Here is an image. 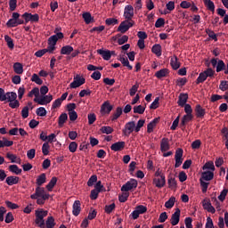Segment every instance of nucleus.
Wrapping results in <instances>:
<instances>
[{
	"label": "nucleus",
	"instance_id": "nucleus-5",
	"mask_svg": "<svg viewBox=\"0 0 228 228\" xmlns=\"http://www.w3.org/2000/svg\"><path fill=\"white\" fill-rule=\"evenodd\" d=\"M21 17L25 19V24H28V22H38L40 20V16L37 13L31 14L29 12H25Z\"/></svg>",
	"mask_w": 228,
	"mask_h": 228
},
{
	"label": "nucleus",
	"instance_id": "nucleus-24",
	"mask_svg": "<svg viewBox=\"0 0 228 228\" xmlns=\"http://www.w3.org/2000/svg\"><path fill=\"white\" fill-rule=\"evenodd\" d=\"M170 65L173 70H177V69L181 67V62H179V59L176 55H173V57L171 58Z\"/></svg>",
	"mask_w": 228,
	"mask_h": 228
},
{
	"label": "nucleus",
	"instance_id": "nucleus-23",
	"mask_svg": "<svg viewBox=\"0 0 228 228\" xmlns=\"http://www.w3.org/2000/svg\"><path fill=\"white\" fill-rule=\"evenodd\" d=\"M215 177V173L213 171H205L201 174V178L203 181H213Z\"/></svg>",
	"mask_w": 228,
	"mask_h": 228
},
{
	"label": "nucleus",
	"instance_id": "nucleus-17",
	"mask_svg": "<svg viewBox=\"0 0 228 228\" xmlns=\"http://www.w3.org/2000/svg\"><path fill=\"white\" fill-rule=\"evenodd\" d=\"M112 110H113V106L111 104H110V102H108V101L103 102L101 107V112L107 113L108 115H110V113H111Z\"/></svg>",
	"mask_w": 228,
	"mask_h": 228
},
{
	"label": "nucleus",
	"instance_id": "nucleus-30",
	"mask_svg": "<svg viewBox=\"0 0 228 228\" xmlns=\"http://www.w3.org/2000/svg\"><path fill=\"white\" fill-rule=\"evenodd\" d=\"M9 171L16 175H20L22 174V169L19 168L18 165H11L9 166Z\"/></svg>",
	"mask_w": 228,
	"mask_h": 228
},
{
	"label": "nucleus",
	"instance_id": "nucleus-37",
	"mask_svg": "<svg viewBox=\"0 0 228 228\" xmlns=\"http://www.w3.org/2000/svg\"><path fill=\"white\" fill-rule=\"evenodd\" d=\"M120 115H122V107H118L116 109V111L113 113V115L110 117V119L113 121L117 120Z\"/></svg>",
	"mask_w": 228,
	"mask_h": 228
},
{
	"label": "nucleus",
	"instance_id": "nucleus-45",
	"mask_svg": "<svg viewBox=\"0 0 228 228\" xmlns=\"http://www.w3.org/2000/svg\"><path fill=\"white\" fill-rule=\"evenodd\" d=\"M4 40L7 43V46L9 47V49H13V47H15V45L13 44V39H12L10 36L5 35Z\"/></svg>",
	"mask_w": 228,
	"mask_h": 228
},
{
	"label": "nucleus",
	"instance_id": "nucleus-2",
	"mask_svg": "<svg viewBox=\"0 0 228 228\" xmlns=\"http://www.w3.org/2000/svg\"><path fill=\"white\" fill-rule=\"evenodd\" d=\"M48 211L47 210H36V220H35V224H37V225H38V227L40 228H44L45 227V221L44 220V218H45V216H47L48 215Z\"/></svg>",
	"mask_w": 228,
	"mask_h": 228
},
{
	"label": "nucleus",
	"instance_id": "nucleus-50",
	"mask_svg": "<svg viewBox=\"0 0 228 228\" xmlns=\"http://www.w3.org/2000/svg\"><path fill=\"white\" fill-rule=\"evenodd\" d=\"M134 113H138L139 115H143V113H145V107H143L142 105L134 106Z\"/></svg>",
	"mask_w": 228,
	"mask_h": 228
},
{
	"label": "nucleus",
	"instance_id": "nucleus-38",
	"mask_svg": "<svg viewBox=\"0 0 228 228\" xmlns=\"http://www.w3.org/2000/svg\"><path fill=\"white\" fill-rule=\"evenodd\" d=\"M35 95V99H39L40 89L38 87H34L28 94V97H33Z\"/></svg>",
	"mask_w": 228,
	"mask_h": 228
},
{
	"label": "nucleus",
	"instance_id": "nucleus-1",
	"mask_svg": "<svg viewBox=\"0 0 228 228\" xmlns=\"http://www.w3.org/2000/svg\"><path fill=\"white\" fill-rule=\"evenodd\" d=\"M124 17L126 20L122 21L117 29V31L122 34L127 33L129 28L134 26V20H133V18L134 17V8L133 5H126L125 7Z\"/></svg>",
	"mask_w": 228,
	"mask_h": 228
},
{
	"label": "nucleus",
	"instance_id": "nucleus-20",
	"mask_svg": "<svg viewBox=\"0 0 228 228\" xmlns=\"http://www.w3.org/2000/svg\"><path fill=\"white\" fill-rule=\"evenodd\" d=\"M160 118H154L151 122H150L147 126V133H152L154 131V127L158 126L159 123Z\"/></svg>",
	"mask_w": 228,
	"mask_h": 228
},
{
	"label": "nucleus",
	"instance_id": "nucleus-6",
	"mask_svg": "<svg viewBox=\"0 0 228 228\" xmlns=\"http://www.w3.org/2000/svg\"><path fill=\"white\" fill-rule=\"evenodd\" d=\"M86 79L85 77H81L79 74H77L74 77V81L69 85L70 88H79L82 85H85Z\"/></svg>",
	"mask_w": 228,
	"mask_h": 228
},
{
	"label": "nucleus",
	"instance_id": "nucleus-53",
	"mask_svg": "<svg viewBox=\"0 0 228 228\" xmlns=\"http://www.w3.org/2000/svg\"><path fill=\"white\" fill-rule=\"evenodd\" d=\"M222 70H225V62H224L222 60H218L216 72H222Z\"/></svg>",
	"mask_w": 228,
	"mask_h": 228
},
{
	"label": "nucleus",
	"instance_id": "nucleus-43",
	"mask_svg": "<svg viewBox=\"0 0 228 228\" xmlns=\"http://www.w3.org/2000/svg\"><path fill=\"white\" fill-rule=\"evenodd\" d=\"M46 179L47 178L45 177V173H43L37 177L36 183L37 186H42V184L45 183Z\"/></svg>",
	"mask_w": 228,
	"mask_h": 228
},
{
	"label": "nucleus",
	"instance_id": "nucleus-59",
	"mask_svg": "<svg viewBox=\"0 0 228 228\" xmlns=\"http://www.w3.org/2000/svg\"><path fill=\"white\" fill-rule=\"evenodd\" d=\"M20 106V102H19V100L15 99L12 102H9V107L12 108V110H15Z\"/></svg>",
	"mask_w": 228,
	"mask_h": 228
},
{
	"label": "nucleus",
	"instance_id": "nucleus-9",
	"mask_svg": "<svg viewBox=\"0 0 228 228\" xmlns=\"http://www.w3.org/2000/svg\"><path fill=\"white\" fill-rule=\"evenodd\" d=\"M45 195H49V193L45 192V189H44V187L38 186L36 188V192L30 195V199H32V200H35V199L45 197Z\"/></svg>",
	"mask_w": 228,
	"mask_h": 228
},
{
	"label": "nucleus",
	"instance_id": "nucleus-32",
	"mask_svg": "<svg viewBox=\"0 0 228 228\" xmlns=\"http://www.w3.org/2000/svg\"><path fill=\"white\" fill-rule=\"evenodd\" d=\"M119 61H121L123 67H127L128 70H133V66L129 64V60H127V58L120 56Z\"/></svg>",
	"mask_w": 228,
	"mask_h": 228
},
{
	"label": "nucleus",
	"instance_id": "nucleus-36",
	"mask_svg": "<svg viewBox=\"0 0 228 228\" xmlns=\"http://www.w3.org/2000/svg\"><path fill=\"white\" fill-rule=\"evenodd\" d=\"M7 102H11L12 101H15L17 99V93L15 92H8L5 94Z\"/></svg>",
	"mask_w": 228,
	"mask_h": 228
},
{
	"label": "nucleus",
	"instance_id": "nucleus-47",
	"mask_svg": "<svg viewBox=\"0 0 228 228\" xmlns=\"http://www.w3.org/2000/svg\"><path fill=\"white\" fill-rule=\"evenodd\" d=\"M100 131L102 133V134H111L114 130L111 126H102Z\"/></svg>",
	"mask_w": 228,
	"mask_h": 228
},
{
	"label": "nucleus",
	"instance_id": "nucleus-33",
	"mask_svg": "<svg viewBox=\"0 0 228 228\" xmlns=\"http://www.w3.org/2000/svg\"><path fill=\"white\" fill-rule=\"evenodd\" d=\"M86 24H92L94 22V18L92 17V14L90 12H85L82 15Z\"/></svg>",
	"mask_w": 228,
	"mask_h": 228
},
{
	"label": "nucleus",
	"instance_id": "nucleus-15",
	"mask_svg": "<svg viewBox=\"0 0 228 228\" xmlns=\"http://www.w3.org/2000/svg\"><path fill=\"white\" fill-rule=\"evenodd\" d=\"M153 184L156 186V188H164V186L167 184L165 175H161L160 178H154Z\"/></svg>",
	"mask_w": 228,
	"mask_h": 228
},
{
	"label": "nucleus",
	"instance_id": "nucleus-27",
	"mask_svg": "<svg viewBox=\"0 0 228 228\" xmlns=\"http://www.w3.org/2000/svg\"><path fill=\"white\" fill-rule=\"evenodd\" d=\"M19 176H8L5 180L8 186H13V184H19Z\"/></svg>",
	"mask_w": 228,
	"mask_h": 228
},
{
	"label": "nucleus",
	"instance_id": "nucleus-22",
	"mask_svg": "<svg viewBox=\"0 0 228 228\" xmlns=\"http://www.w3.org/2000/svg\"><path fill=\"white\" fill-rule=\"evenodd\" d=\"M74 216H79V213H81V201L76 200L73 204V211Z\"/></svg>",
	"mask_w": 228,
	"mask_h": 228
},
{
	"label": "nucleus",
	"instance_id": "nucleus-25",
	"mask_svg": "<svg viewBox=\"0 0 228 228\" xmlns=\"http://www.w3.org/2000/svg\"><path fill=\"white\" fill-rule=\"evenodd\" d=\"M167 184L170 190L177 189V181L175 180V177L169 175L167 179Z\"/></svg>",
	"mask_w": 228,
	"mask_h": 228
},
{
	"label": "nucleus",
	"instance_id": "nucleus-3",
	"mask_svg": "<svg viewBox=\"0 0 228 228\" xmlns=\"http://www.w3.org/2000/svg\"><path fill=\"white\" fill-rule=\"evenodd\" d=\"M134 188H138V181L132 178L121 187V191H131Z\"/></svg>",
	"mask_w": 228,
	"mask_h": 228
},
{
	"label": "nucleus",
	"instance_id": "nucleus-31",
	"mask_svg": "<svg viewBox=\"0 0 228 228\" xmlns=\"http://www.w3.org/2000/svg\"><path fill=\"white\" fill-rule=\"evenodd\" d=\"M56 183H58V178L56 176L52 177L51 181L46 185V190H48V191H53V188L56 186Z\"/></svg>",
	"mask_w": 228,
	"mask_h": 228
},
{
	"label": "nucleus",
	"instance_id": "nucleus-10",
	"mask_svg": "<svg viewBox=\"0 0 228 228\" xmlns=\"http://www.w3.org/2000/svg\"><path fill=\"white\" fill-rule=\"evenodd\" d=\"M64 38L63 33H57L48 38V45H53L56 47L58 40H62Z\"/></svg>",
	"mask_w": 228,
	"mask_h": 228
},
{
	"label": "nucleus",
	"instance_id": "nucleus-39",
	"mask_svg": "<svg viewBox=\"0 0 228 228\" xmlns=\"http://www.w3.org/2000/svg\"><path fill=\"white\" fill-rule=\"evenodd\" d=\"M74 51V48L70 45H65L61 49V54H70Z\"/></svg>",
	"mask_w": 228,
	"mask_h": 228
},
{
	"label": "nucleus",
	"instance_id": "nucleus-19",
	"mask_svg": "<svg viewBox=\"0 0 228 228\" xmlns=\"http://www.w3.org/2000/svg\"><path fill=\"white\" fill-rule=\"evenodd\" d=\"M197 118H204L206 115V110L200 106V104L196 105L195 110Z\"/></svg>",
	"mask_w": 228,
	"mask_h": 228
},
{
	"label": "nucleus",
	"instance_id": "nucleus-48",
	"mask_svg": "<svg viewBox=\"0 0 228 228\" xmlns=\"http://www.w3.org/2000/svg\"><path fill=\"white\" fill-rule=\"evenodd\" d=\"M31 81L36 83V85H44V81L41 80L40 77L36 73L32 75Z\"/></svg>",
	"mask_w": 228,
	"mask_h": 228
},
{
	"label": "nucleus",
	"instance_id": "nucleus-63",
	"mask_svg": "<svg viewBox=\"0 0 228 228\" xmlns=\"http://www.w3.org/2000/svg\"><path fill=\"white\" fill-rule=\"evenodd\" d=\"M69 152H76L77 151V142H71L69 145Z\"/></svg>",
	"mask_w": 228,
	"mask_h": 228
},
{
	"label": "nucleus",
	"instance_id": "nucleus-62",
	"mask_svg": "<svg viewBox=\"0 0 228 228\" xmlns=\"http://www.w3.org/2000/svg\"><path fill=\"white\" fill-rule=\"evenodd\" d=\"M227 193H228V189H224L220 195L218 196V199L221 202H224V200H225V197H227Z\"/></svg>",
	"mask_w": 228,
	"mask_h": 228
},
{
	"label": "nucleus",
	"instance_id": "nucleus-55",
	"mask_svg": "<svg viewBox=\"0 0 228 228\" xmlns=\"http://www.w3.org/2000/svg\"><path fill=\"white\" fill-rule=\"evenodd\" d=\"M36 113L37 117H45V115H47V110H45V108L44 107H39L37 109Z\"/></svg>",
	"mask_w": 228,
	"mask_h": 228
},
{
	"label": "nucleus",
	"instance_id": "nucleus-49",
	"mask_svg": "<svg viewBox=\"0 0 228 228\" xmlns=\"http://www.w3.org/2000/svg\"><path fill=\"white\" fill-rule=\"evenodd\" d=\"M202 169L212 170V172H215V164L213 163V161H208L203 166Z\"/></svg>",
	"mask_w": 228,
	"mask_h": 228
},
{
	"label": "nucleus",
	"instance_id": "nucleus-11",
	"mask_svg": "<svg viewBox=\"0 0 228 228\" xmlns=\"http://www.w3.org/2000/svg\"><path fill=\"white\" fill-rule=\"evenodd\" d=\"M192 120H193V114L184 115L180 123V127L182 131H184V129H186V125L188 124V122H191Z\"/></svg>",
	"mask_w": 228,
	"mask_h": 228
},
{
	"label": "nucleus",
	"instance_id": "nucleus-64",
	"mask_svg": "<svg viewBox=\"0 0 228 228\" xmlns=\"http://www.w3.org/2000/svg\"><path fill=\"white\" fill-rule=\"evenodd\" d=\"M165 26V19L159 18L155 22V28H163Z\"/></svg>",
	"mask_w": 228,
	"mask_h": 228
},
{
	"label": "nucleus",
	"instance_id": "nucleus-41",
	"mask_svg": "<svg viewBox=\"0 0 228 228\" xmlns=\"http://www.w3.org/2000/svg\"><path fill=\"white\" fill-rule=\"evenodd\" d=\"M204 4L210 12H215V3L211 0H204Z\"/></svg>",
	"mask_w": 228,
	"mask_h": 228
},
{
	"label": "nucleus",
	"instance_id": "nucleus-61",
	"mask_svg": "<svg viewBox=\"0 0 228 228\" xmlns=\"http://www.w3.org/2000/svg\"><path fill=\"white\" fill-rule=\"evenodd\" d=\"M219 88L222 90V92H226L228 89V81L227 80H222Z\"/></svg>",
	"mask_w": 228,
	"mask_h": 228
},
{
	"label": "nucleus",
	"instance_id": "nucleus-34",
	"mask_svg": "<svg viewBox=\"0 0 228 228\" xmlns=\"http://www.w3.org/2000/svg\"><path fill=\"white\" fill-rule=\"evenodd\" d=\"M69 118V116L67 115V113H62L60 117H59V127H63V124H65L67 122Z\"/></svg>",
	"mask_w": 228,
	"mask_h": 228
},
{
	"label": "nucleus",
	"instance_id": "nucleus-42",
	"mask_svg": "<svg viewBox=\"0 0 228 228\" xmlns=\"http://www.w3.org/2000/svg\"><path fill=\"white\" fill-rule=\"evenodd\" d=\"M208 79V77L206 75V72H201L200 73L197 80H196V85H200V83H204Z\"/></svg>",
	"mask_w": 228,
	"mask_h": 228
},
{
	"label": "nucleus",
	"instance_id": "nucleus-26",
	"mask_svg": "<svg viewBox=\"0 0 228 228\" xmlns=\"http://www.w3.org/2000/svg\"><path fill=\"white\" fill-rule=\"evenodd\" d=\"M170 74V70L168 69L165 68L162 69L155 73V77L158 79H161V77H167V75Z\"/></svg>",
	"mask_w": 228,
	"mask_h": 228
},
{
	"label": "nucleus",
	"instance_id": "nucleus-4",
	"mask_svg": "<svg viewBox=\"0 0 228 228\" xmlns=\"http://www.w3.org/2000/svg\"><path fill=\"white\" fill-rule=\"evenodd\" d=\"M53 101V94L42 95L40 98H34V102L40 104L41 106H45Z\"/></svg>",
	"mask_w": 228,
	"mask_h": 228
},
{
	"label": "nucleus",
	"instance_id": "nucleus-14",
	"mask_svg": "<svg viewBox=\"0 0 228 228\" xmlns=\"http://www.w3.org/2000/svg\"><path fill=\"white\" fill-rule=\"evenodd\" d=\"M110 149L111 151H114V152L124 151V149H126V142L121 141V142H115L111 144Z\"/></svg>",
	"mask_w": 228,
	"mask_h": 228
},
{
	"label": "nucleus",
	"instance_id": "nucleus-40",
	"mask_svg": "<svg viewBox=\"0 0 228 228\" xmlns=\"http://www.w3.org/2000/svg\"><path fill=\"white\" fill-rule=\"evenodd\" d=\"M151 53L156 56H161V45H154L151 48Z\"/></svg>",
	"mask_w": 228,
	"mask_h": 228
},
{
	"label": "nucleus",
	"instance_id": "nucleus-44",
	"mask_svg": "<svg viewBox=\"0 0 228 228\" xmlns=\"http://www.w3.org/2000/svg\"><path fill=\"white\" fill-rule=\"evenodd\" d=\"M174 204H175V197H171L166 203L165 208L167 209H172L174 208Z\"/></svg>",
	"mask_w": 228,
	"mask_h": 228
},
{
	"label": "nucleus",
	"instance_id": "nucleus-12",
	"mask_svg": "<svg viewBox=\"0 0 228 228\" xmlns=\"http://www.w3.org/2000/svg\"><path fill=\"white\" fill-rule=\"evenodd\" d=\"M179 220H181V209L177 208L171 216V225H177V224H179Z\"/></svg>",
	"mask_w": 228,
	"mask_h": 228
},
{
	"label": "nucleus",
	"instance_id": "nucleus-16",
	"mask_svg": "<svg viewBox=\"0 0 228 228\" xmlns=\"http://www.w3.org/2000/svg\"><path fill=\"white\" fill-rule=\"evenodd\" d=\"M188 102V94L182 93L178 97L177 104L181 106V108H184V105Z\"/></svg>",
	"mask_w": 228,
	"mask_h": 228
},
{
	"label": "nucleus",
	"instance_id": "nucleus-35",
	"mask_svg": "<svg viewBox=\"0 0 228 228\" xmlns=\"http://www.w3.org/2000/svg\"><path fill=\"white\" fill-rule=\"evenodd\" d=\"M49 197H51V195H45L43 197L34 199V200H37V204H38L39 206H44V204H45V201L49 200Z\"/></svg>",
	"mask_w": 228,
	"mask_h": 228
},
{
	"label": "nucleus",
	"instance_id": "nucleus-29",
	"mask_svg": "<svg viewBox=\"0 0 228 228\" xmlns=\"http://www.w3.org/2000/svg\"><path fill=\"white\" fill-rule=\"evenodd\" d=\"M13 71L15 72V74H22V72H24V68L22 66V63L15 62L13 64Z\"/></svg>",
	"mask_w": 228,
	"mask_h": 228
},
{
	"label": "nucleus",
	"instance_id": "nucleus-56",
	"mask_svg": "<svg viewBox=\"0 0 228 228\" xmlns=\"http://www.w3.org/2000/svg\"><path fill=\"white\" fill-rule=\"evenodd\" d=\"M127 199H129V192L127 191L122 192L118 196L119 202H126Z\"/></svg>",
	"mask_w": 228,
	"mask_h": 228
},
{
	"label": "nucleus",
	"instance_id": "nucleus-57",
	"mask_svg": "<svg viewBox=\"0 0 228 228\" xmlns=\"http://www.w3.org/2000/svg\"><path fill=\"white\" fill-rule=\"evenodd\" d=\"M49 149H51L49 142H45L42 146V152L44 156H47V154H49Z\"/></svg>",
	"mask_w": 228,
	"mask_h": 228
},
{
	"label": "nucleus",
	"instance_id": "nucleus-46",
	"mask_svg": "<svg viewBox=\"0 0 228 228\" xmlns=\"http://www.w3.org/2000/svg\"><path fill=\"white\" fill-rule=\"evenodd\" d=\"M138 88H140V84L136 82L135 85H134L130 89L129 94L131 97H134V95H136V92H138Z\"/></svg>",
	"mask_w": 228,
	"mask_h": 228
},
{
	"label": "nucleus",
	"instance_id": "nucleus-7",
	"mask_svg": "<svg viewBox=\"0 0 228 228\" xmlns=\"http://www.w3.org/2000/svg\"><path fill=\"white\" fill-rule=\"evenodd\" d=\"M183 149L178 148L175 151V168H179L181 165H183Z\"/></svg>",
	"mask_w": 228,
	"mask_h": 228
},
{
	"label": "nucleus",
	"instance_id": "nucleus-13",
	"mask_svg": "<svg viewBox=\"0 0 228 228\" xmlns=\"http://www.w3.org/2000/svg\"><path fill=\"white\" fill-rule=\"evenodd\" d=\"M202 207H203V209H205L208 213H212V215H215V213L216 212V210L215 209V207L211 206V201H209V200H206V199L203 200Z\"/></svg>",
	"mask_w": 228,
	"mask_h": 228
},
{
	"label": "nucleus",
	"instance_id": "nucleus-18",
	"mask_svg": "<svg viewBox=\"0 0 228 228\" xmlns=\"http://www.w3.org/2000/svg\"><path fill=\"white\" fill-rule=\"evenodd\" d=\"M160 151L161 152H167V151H170V142H168V138H162L160 142Z\"/></svg>",
	"mask_w": 228,
	"mask_h": 228
},
{
	"label": "nucleus",
	"instance_id": "nucleus-54",
	"mask_svg": "<svg viewBox=\"0 0 228 228\" xmlns=\"http://www.w3.org/2000/svg\"><path fill=\"white\" fill-rule=\"evenodd\" d=\"M105 24L107 26H115L116 24H118V20L116 18H108L105 20Z\"/></svg>",
	"mask_w": 228,
	"mask_h": 228
},
{
	"label": "nucleus",
	"instance_id": "nucleus-60",
	"mask_svg": "<svg viewBox=\"0 0 228 228\" xmlns=\"http://www.w3.org/2000/svg\"><path fill=\"white\" fill-rule=\"evenodd\" d=\"M95 183H97V175H93L87 182V186H94Z\"/></svg>",
	"mask_w": 228,
	"mask_h": 228
},
{
	"label": "nucleus",
	"instance_id": "nucleus-28",
	"mask_svg": "<svg viewBox=\"0 0 228 228\" xmlns=\"http://www.w3.org/2000/svg\"><path fill=\"white\" fill-rule=\"evenodd\" d=\"M6 158L10 159L11 163H19V165H20V158H18L17 155L11 152H7Z\"/></svg>",
	"mask_w": 228,
	"mask_h": 228
},
{
	"label": "nucleus",
	"instance_id": "nucleus-52",
	"mask_svg": "<svg viewBox=\"0 0 228 228\" xmlns=\"http://www.w3.org/2000/svg\"><path fill=\"white\" fill-rule=\"evenodd\" d=\"M45 224H46V228H54V225H56V224L54 223V217L49 216Z\"/></svg>",
	"mask_w": 228,
	"mask_h": 228
},
{
	"label": "nucleus",
	"instance_id": "nucleus-58",
	"mask_svg": "<svg viewBox=\"0 0 228 228\" xmlns=\"http://www.w3.org/2000/svg\"><path fill=\"white\" fill-rule=\"evenodd\" d=\"M115 208H116L115 203H112L110 205H106L104 211L105 213H107V215H110V213L115 209Z\"/></svg>",
	"mask_w": 228,
	"mask_h": 228
},
{
	"label": "nucleus",
	"instance_id": "nucleus-8",
	"mask_svg": "<svg viewBox=\"0 0 228 228\" xmlns=\"http://www.w3.org/2000/svg\"><path fill=\"white\" fill-rule=\"evenodd\" d=\"M135 127H136V124L134 123V121H130L126 123L125 126V129H123V134L125 136H129V134H131V133L134 131Z\"/></svg>",
	"mask_w": 228,
	"mask_h": 228
},
{
	"label": "nucleus",
	"instance_id": "nucleus-51",
	"mask_svg": "<svg viewBox=\"0 0 228 228\" xmlns=\"http://www.w3.org/2000/svg\"><path fill=\"white\" fill-rule=\"evenodd\" d=\"M206 33L208 35L209 38H212V40H215V42H218V37H216V34H215V31L206 28Z\"/></svg>",
	"mask_w": 228,
	"mask_h": 228
},
{
	"label": "nucleus",
	"instance_id": "nucleus-21",
	"mask_svg": "<svg viewBox=\"0 0 228 228\" xmlns=\"http://www.w3.org/2000/svg\"><path fill=\"white\" fill-rule=\"evenodd\" d=\"M97 53L101 54L103 60H106L107 61L111 59V51L110 50L98 49Z\"/></svg>",
	"mask_w": 228,
	"mask_h": 228
}]
</instances>
